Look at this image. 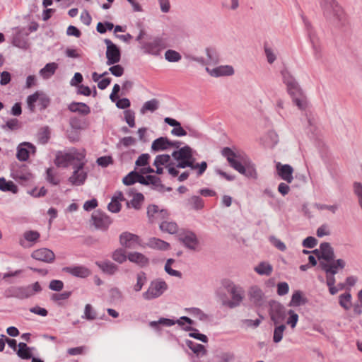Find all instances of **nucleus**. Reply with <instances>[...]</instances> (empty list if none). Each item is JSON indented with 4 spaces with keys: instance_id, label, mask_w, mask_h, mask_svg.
Wrapping results in <instances>:
<instances>
[{
    "instance_id": "e2e57ef3",
    "label": "nucleus",
    "mask_w": 362,
    "mask_h": 362,
    "mask_svg": "<svg viewBox=\"0 0 362 362\" xmlns=\"http://www.w3.org/2000/svg\"><path fill=\"white\" fill-rule=\"evenodd\" d=\"M109 71L112 75L119 77L123 75L124 69L121 65L117 64L110 67Z\"/></svg>"
},
{
    "instance_id": "b1692460",
    "label": "nucleus",
    "mask_w": 362,
    "mask_h": 362,
    "mask_svg": "<svg viewBox=\"0 0 362 362\" xmlns=\"http://www.w3.org/2000/svg\"><path fill=\"white\" fill-rule=\"evenodd\" d=\"M206 71L212 76L218 77L222 76H230L234 72L233 69L230 66H220L213 69L206 68Z\"/></svg>"
},
{
    "instance_id": "473e14b6",
    "label": "nucleus",
    "mask_w": 362,
    "mask_h": 362,
    "mask_svg": "<svg viewBox=\"0 0 362 362\" xmlns=\"http://www.w3.org/2000/svg\"><path fill=\"white\" fill-rule=\"evenodd\" d=\"M97 266L105 273L113 274L117 271V267L110 261L96 262Z\"/></svg>"
},
{
    "instance_id": "f3484780",
    "label": "nucleus",
    "mask_w": 362,
    "mask_h": 362,
    "mask_svg": "<svg viewBox=\"0 0 362 362\" xmlns=\"http://www.w3.org/2000/svg\"><path fill=\"white\" fill-rule=\"evenodd\" d=\"M281 75L284 83H286L288 91L291 95H295L299 93V86L294 78L287 71H282Z\"/></svg>"
},
{
    "instance_id": "72a5a7b5",
    "label": "nucleus",
    "mask_w": 362,
    "mask_h": 362,
    "mask_svg": "<svg viewBox=\"0 0 362 362\" xmlns=\"http://www.w3.org/2000/svg\"><path fill=\"white\" fill-rule=\"evenodd\" d=\"M339 303L345 310H349L352 306V296L349 291L339 295Z\"/></svg>"
},
{
    "instance_id": "bb28decb",
    "label": "nucleus",
    "mask_w": 362,
    "mask_h": 362,
    "mask_svg": "<svg viewBox=\"0 0 362 362\" xmlns=\"http://www.w3.org/2000/svg\"><path fill=\"white\" fill-rule=\"evenodd\" d=\"M325 10L328 12L332 10L334 16L339 21L344 16V11L334 0H325Z\"/></svg>"
},
{
    "instance_id": "a211bd4d",
    "label": "nucleus",
    "mask_w": 362,
    "mask_h": 362,
    "mask_svg": "<svg viewBox=\"0 0 362 362\" xmlns=\"http://www.w3.org/2000/svg\"><path fill=\"white\" fill-rule=\"evenodd\" d=\"M179 239L189 248L194 250L198 240L195 234L191 231H182L179 234Z\"/></svg>"
},
{
    "instance_id": "58836bf2",
    "label": "nucleus",
    "mask_w": 362,
    "mask_h": 362,
    "mask_svg": "<svg viewBox=\"0 0 362 362\" xmlns=\"http://www.w3.org/2000/svg\"><path fill=\"white\" fill-rule=\"evenodd\" d=\"M272 265L267 262H262L255 267V271L260 275L269 276L272 272Z\"/></svg>"
},
{
    "instance_id": "603ef678",
    "label": "nucleus",
    "mask_w": 362,
    "mask_h": 362,
    "mask_svg": "<svg viewBox=\"0 0 362 362\" xmlns=\"http://www.w3.org/2000/svg\"><path fill=\"white\" fill-rule=\"evenodd\" d=\"M188 346L197 355H204L206 352L205 347L202 344L189 341Z\"/></svg>"
},
{
    "instance_id": "7c9ffc66",
    "label": "nucleus",
    "mask_w": 362,
    "mask_h": 362,
    "mask_svg": "<svg viewBox=\"0 0 362 362\" xmlns=\"http://www.w3.org/2000/svg\"><path fill=\"white\" fill-rule=\"evenodd\" d=\"M57 68L58 64L57 63H48L40 71V74L43 78L47 79L54 74Z\"/></svg>"
},
{
    "instance_id": "6e6d98bb",
    "label": "nucleus",
    "mask_w": 362,
    "mask_h": 362,
    "mask_svg": "<svg viewBox=\"0 0 362 362\" xmlns=\"http://www.w3.org/2000/svg\"><path fill=\"white\" fill-rule=\"evenodd\" d=\"M136 176H137V172L132 171L123 178L122 182L125 185H133L135 182H136V179H137Z\"/></svg>"
},
{
    "instance_id": "864d4df0",
    "label": "nucleus",
    "mask_w": 362,
    "mask_h": 362,
    "mask_svg": "<svg viewBox=\"0 0 362 362\" xmlns=\"http://www.w3.org/2000/svg\"><path fill=\"white\" fill-rule=\"evenodd\" d=\"M124 115L126 122L130 127H134L135 126L134 112L131 110H127L124 111Z\"/></svg>"
},
{
    "instance_id": "39448f33",
    "label": "nucleus",
    "mask_w": 362,
    "mask_h": 362,
    "mask_svg": "<svg viewBox=\"0 0 362 362\" xmlns=\"http://www.w3.org/2000/svg\"><path fill=\"white\" fill-rule=\"evenodd\" d=\"M313 253L317 257L320 261V266L323 270V264H328L331 265H335L337 260L334 259V253L333 248L328 243H323L320 245L319 249H316L313 251Z\"/></svg>"
},
{
    "instance_id": "c9c22d12",
    "label": "nucleus",
    "mask_w": 362,
    "mask_h": 362,
    "mask_svg": "<svg viewBox=\"0 0 362 362\" xmlns=\"http://www.w3.org/2000/svg\"><path fill=\"white\" fill-rule=\"evenodd\" d=\"M159 107V102L157 99H152L151 100L146 101L143 105L142 107L140 110V112L142 115H145L147 112H153L158 110Z\"/></svg>"
},
{
    "instance_id": "bf43d9fd",
    "label": "nucleus",
    "mask_w": 362,
    "mask_h": 362,
    "mask_svg": "<svg viewBox=\"0 0 362 362\" xmlns=\"http://www.w3.org/2000/svg\"><path fill=\"white\" fill-rule=\"evenodd\" d=\"M354 192L358 199V204L362 209V185L360 182L354 183Z\"/></svg>"
},
{
    "instance_id": "c03bdc74",
    "label": "nucleus",
    "mask_w": 362,
    "mask_h": 362,
    "mask_svg": "<svg viewBox=\"0 0 362 362\" xmlns=\"http://www.w3.org/2000/svg\"><path fill=\"white\" fill-rule=\"evenodd\" d=\"M285 329L286 325H280L275 327L273 335L274 342L279 343L282 340Z\"/></svg>"
},
{
    "instance_id": "f8f14e48",
    "label": "nucleus",
    "mask_w": 362,
    "mask_h": 362,
    "mask_svg": "<svg viewBox=\"0 0 362 362\" xmlns=\"http://www.w3.org/2000/svg\"><path fill=\"white\" fill-rule=\"evenodd\" d=\"M11 175L14 180L21 183L28 182L33 177V175L30 173L28 166L25 165H21L16 167H13Z\"/></svg>"
},
{
    "instance_id": "49530a36",
    "label": "nucleus",
    "mask_w": 362,
    "mask_h": 362,
    "mask_svg": "<svg viewBox=\"0 0 362 362\" xmlns=\"http://www.w3.org/2000/svg\"><path fill=\"white\" fill-rule=\"evenodd\" d=\"M175 324V322L173 320L168 319V318H160L158 321H151L149 323V325L156 329L159 325L166 326V327H170Z\"/></svg>"
},
{
    "instance_id": "79ce46f5",
    "label": "nucleus",
    "mask_w": 362,
    "mask_h": 362,
    "mask_svg": "<svg viewBox=\"0 0 362 362\" xmlns=\"http://www.w3.org/2000/svg\"><path fill=\"white\" fill-rule=\"evenodd\" d=\"M291 96L293 97V102L299 109L304 110L306 107V100L305 97L301 94L300 89H299L298 93L291 95Z\"/></svg>"
},
{
    "instance_id": "052dcab7",
    "label": "nucleus",
    "mask_w": 362,
    "mask_h": 362,
    "mask_svg": "<svg viewBox=\"0 0 362 362\" xmlns=\"http://www.w3.org/2000/svg\"><path fill=\"white\" fill-rule=\"evenodd\" d=\"M190 204L193 209H201L204 207V202L202 199L199 197H192L190 199Z\"/></svg>"
},
{
    "instance_id": "e433bc0d",
    "label": "nucleus",
    "mask_w": 362,
    "mask_h": 362,
    "mask_svg": "<svg viewBox=\"0 0 362 362\" xmlns=\"http://www.w3.org/2000/svg\"><path fill=\"white\" fill-rule=\"evenodd\" d=\"M307 303V299L303 296L300 291H295L291 297L289 306H300Z\"/></svg>"
},
{
    "instance_id": "423d86ee",
    "label": "nucleus",
    "mask_w": 362,
    "mask_h": 362,
    "mask_svg": "<svg viewBox=\"0 0 362 362\" xmlns=\"http://www.w3.org/2000/svg\"><path fill=\"white\" fill-rule=\"evenodd\" d=\"M50 103L49 97L44 92L37 90L27 98L28 107L31 112H35L36 104L40 110H45Z\"/></svg>"
},
{
    "instance_id": "1a4fd4ad",
    "label": "nucleus",
    "mask_w": 362,
    "mask_h": 362,
    "mask_svg": "<svg viewBox=\"0 0 362 362\" xmlns=\"http://www.w3.org/2000/svg\"><path fill=\"white\" fill-rule=\"evenodd\" d=\"M41 291V286L38 282H35L27 286H22L16 288L14 296L19 299H25L33 296Z\"/></svg>"
},
{
    "instance_id": "0e129e2a",
    "label": "nucleus",
    "mask_w": 362,
    "mask_h": 362,
    "mask_svg": "<svg viewBox=\"0 0 362 362\" xmlns=\"http://www.w3.org/2000/svg\"><path fill=\"white\" fill-rule=\"evenodd\" d=\"M150 156L148 153H143L136 160V166H146L148 164Z\"/></svg>"
},
{
    "instance_id": "ea45409f",
    "label": "nucleus",
    "mask_w": 362,
    "mask_h": 362,
    "mask_svg": "<svg viewBox=\"0 0 362 362\" xmlns=\"http://www.w3.org/2000/svg\"><path fill=\"white\" fill-rule=\"evenodd\" d=\"M160 228L164 232L174 234L177 232L178 227L175 222L164 221L160 223Z\"/></svg>"
},
{
    "instance_id": "09e8293b",
    "label": "nucleus",
    "mask_w": 362,
    "mask_h": 362,
    "mask_svg": "<svg viewBox=\"0 0 362 362\" xmlns=\"http://www.w3.org/2000/svg\"><path fill=\"white\" fill-rule=\"evenodd\" d=\"M47 180L54 185H57L60 182L59 176L52 168H48L47 170Z\"/></svg>"
},
{
    "instance_id": "9d476101",
    "label": "nucleus",
    "mask_w": 362,
    "mask_h": 362,
    "mask_svg": "<svg viewBox=\"0 0 362 362\" xmlns=\"http://www.w3.org/2000/svg\"><path fill=\"white\" fill-rule=\"evenodd\" d=\"M105 42L107 45V64L110 66L118 63L121 59L119 49L110 40L106 39Z\"/></svg>"
},
{
    "instance_id": "4d7b16f0",
    "label": "nucleus",
    "mask_w": 362,
    "mask_h": 362,
    "mask_svg": "<svg viewBox=\"0 0 362 362\" xmlns=\"http://www.w3.org/2000/svg\"><path fill=\"white\" fill-rule=\"evenodd\" d=\"M114 28V25L110 22H105V23H98L97 24V31L100 33H105L107 30H111Z\"/></svg>"
},
{
    "instance_id": "13d9d810",
    "label": "nucleus",
    "mask_w": 362,
    "mask_h": 362,
    "mask_svg": "<svg viewBox=\"0 0 362 362\" xmlns=\"http://www.w3.org/2000/svg\"><path fill=\"white\" fill-rule=\"evenodd\" d=\"M71 125L73 129L71 131H70L69 132H68V134H67L68 138L71 141H78L79 139V135H78L77 131L75 130V129H80V127H78L76 124H75L74 121L71 122Z\"/></svg>"
},
{
    "instance_id": "a19ab883",
    "label": "nucleus",
    "mask_w": 362,
    "mask_h": 362,
    "mask_svg": "<svg viewBox=\"0 0 362 362\" xmlns=\"http://www.w3.org/2000/svg\"><path fill=\"white\" fill-rule=\"evenodd\" d=\"M147 281L146 275L144 272H140L136 274V283L133 286L135 292H139Z\"/></svg>"
},
{
    "instance_id": "6ab92c4d",
    "label": "nucleus",
    "mask_w": 362,
    "mask_h": 362,
    "mask_svg": "<svg viewBox=\"0 0 362 362\" xmlns=\"http://www.w3.org/2000/svg\"><path fill=\"white\" fill-rule=\"evenodd\" d=\"M127 194L128 196L132 197V199L130 201L127 202V206L128 208L133 207L136 210L139 209L144 200V195L141 193L136 192L132 189H130Z\"/></svg>"
},
{
    "instance_id": "412c9836",
    "label": "nucleus",
    "mask_w": 362,
    "mask_h": 362,
    "mask_svg": "<svg viewBox=\"0 0 362 362\" xmlns=\"http://www.w3.org/2000/svg\"><path fill=\"white\" fill-rule=\"evenodd\" d=\"M276 170L278 175L284 180L286 181L288 183H291L293 181V169L291 165L288 164L282 165L280 163H278L276 164Z\"/></svg>"
},
{
    "instance_id": "de8ad7c7",
    "label": "nucleus",
    "mask_w": 362,
    "mask_h": 362,
    "mask_svg": "<svg viewBox=\"0 0 362 362\" xmlns=\"http://www.w3.org/2000/svg\"><path fill=\"white\" fill-rule=\"evenodd\" d=\"M181 55L179 52L173 50L168 49L165 53V58L167 61L170 62H177L181 59Z\"/></svg>"
},
{
    "instance_id": "f704fd0d",
    "label": "nucleus",
    "mask_w": 362,
    "mask_h": 362,
    "mask_svg": "<svg viewBox=\"0 0 362 362\" xmlns=\"http://www.w3.org/2000/svg\"><path fill=\"white\" fill-rule=\"evenodd\" d=\"M148 245L151 248L162 250H166L170 247V245L167 242L156 238H150Z\"/></svg>"
},
{
    "instance_id": "ddd939ff",
    "label": "nucleus",
    "mask_w": 362,
    "mask_h": 362,
    "mask_svg": "<svg viewBox=\"0 0 362 362\" xmlns=\"http://www.w3.org/2000/svg\"><path fill=\"white\" fill-rule=\"evenodd\" d=\"M36 148L29 142H23L17 147L16 158L21 161H25L30 154H35Z\"/></svg>"
},
{
    "instance_id": "dca6fc26",
    "label": "nucleus",
    "mask_w": 362,
    "mask_h": 362,
    "mask_svg": "<svg viewBox=\"0 0 362 362\" xmlns=\"http://www.w3.org/2000/svg\"><path fill=\"white\" fill-rule=\"evenodd\" d=\"M166 47L167 44L162 38H156L146 45L147 52L153 55H158Z\"/></svg>"
},
{
    "instance_id": "6e6552de",
    "label": "nucleus",
    "mask_w": 362,
    "mask_h": 362,
    "mask_svg": "<svg viewBox=\"0 0 362 362\" xmlns=\"http://www.w3.org/2000/svg\"><path fill=\"white\" fill-rule=\"evenodd\" d=\"M228 292L231 296L232 300L223 301V305L230 308L238 306L244 298V291L243 288L232 284L228 286Z\"/></svg>"
},
{
    "instance_id": "69168bd1",
    "label": "nucleus",
    "mask_w": 362,
    "mask_h": 362,
    "mask_svg": "<svg viewBox=\"0 0 362 362\" xmlns=\"http://www.w3.org/2000/svg\"><path fill=\"white\" fill-rule=\"evenodd\" d=\"M280 310V305H277L275 307L272 308L271 312H270V317L271 320L274 322L275 325L278 324L279 322V312Z\"/></svg>"
},
{
    "instance_id": "9b49d317",
    "label": "nucleus",
    "mask_w": 362,
    "mask_h": 362,
    "mask_svg": "<svg viewBox=\"0 0 362 362\" xmlns=\"http://www.w3.org/2000/svg\"><path fill=\"white\" fill-rule=\"evenodd\" d=\"M84 165L85 161L83 160L74 167L73 174L69 178V182L73 185L79 186L84 183L87 177V173L83 170Z\"/></svg>"
},
{
    "instance_id": "338daca9",
    "label": "nucleus",
    "mask_w": 362,
    "mask_h": 362,
    "mask_svg": "<svg viewBox=\"0 0 362 362\" xmlns=\"http://www.w3.org/2000/svg\"><path fill=\"white\" fill-rule=\"evenodd\" d=\"M71 293L70 291H64L61 293H54L52 294L51 298L52 300L58 302L59 300L68 299L70 297Z\"/></svg>"
},
{
    "instance_id": "c756f323",
    "label": "nucleus",
    "mask_w": 362,
    "mask_h": 362,
    "mask_svg": "<svg viewBox=\"0 0 362 362\" xmlns=\"http://www.w3.org/2000/svg\"><path fill=\"white\" fill-rule=\"evenodd\" d=\"M69 110L83 115H87L90 112V107L83 103H72L69 105Z\"/></svg>"
},
{
    "instance_id": "f03ea898",
    "label": "nucleus",
    "mask_w": 362,
    "mask_h": 362,
    "mask_svg": "<svg viewBox=\"0 0 362 362\" xmlns=\"http://www.w3.org/2000/svg\"><path fill=\"white\" fill-rule=\"evenodd\" d=\"M85 157L84 150L71 148L69 152H58L54 163L58 167L66 168L69 165L75 167L78 163L84 160Z\"/></svg>"
},
{
    "instance_id": "4c0bfd02",
    "label": "nucleus",
    "mask_w": 362,
    "mask_h": 362,
    "mask_svg": "<svg viewBox=\"0 0 362 362\" xmlns=\"http://www.w3.org/2000/svg\"><path fill=\"white\" fill-rule=\"evenodd\" d=\"M0 190L17 193L18 187L12 181H6L5 178H0Z\"/></svg>"
},
{
    "instance_id": "f257e3e1",
    "label": "nucleus",
    "mask_w": 362,
    "mask_h": 362,
    "mask_svg": "<svg viewBox=\"0 0 362 362\" xmlns=\"http://www.w3.org/2000/svg\"><path fill=\"white\" fill-rule=\"evenodd\" d=\"M221 153L227 159L230 166L238 173L247 177H257L254 164L244 153L239 151H235L229 147H225L222 149Z\"/></svg>"
},
{
    "instance_id": "aec40b11",
    "label": "nucleus",
    "mask_w": 362,
    "mask_h": 362,
    "mask_svg": "<svg viewBox=\"0 0 362 362\" xmlns=\"http://www.w3.org/2000/svg\"><path fill=\"white\" fill-rule=\"evenodd\" d=\"M92 219L94 226L100 229H106L111 223L110 218L100 211H95L92 215Z\"/></svg>"
},
{
    "instance_id": "4be33fe9",
    "label": "nucleus",
    "mask_w": 362,
    "mask_h": 362,
    "mask_svg": "<svg viewBox=\"0 0 362 362\" xmlns=\"http://www.w3.org/2000/svg\"><path fill=\"white\" fill-rule=\"evenodd\" d=\"M179 142H172L166 137H160L154 140L151 145V149L154 151H163L171 146L178 147Z\"/></svg>"
},
{
    "instance_id": "2f4dec72",
    "label": "nucleus",
    "mask_w": 362,
    "mask_h": 362,
    "mask_svg": "<svg viewBox=\"0 0 362 362\" xmlns=\"http://www.w3.org/2000/svg\"><path fill=\"white\" fill-rule=\"evenodd\" d=\"M18 349L17 351V355L22 359H30L32 358V350L33 348H30L27 346L25 343L21 342L18 345Z\"/></svg>"
},
{
    "instance_id": "3c124183",
    "label": "nucleus",
    "mask_w": 362,
    "mask_h": 362,
    "mask_svg": "<svg viewBox=\"0 0 362 362\" xmlns=\"http://www.w3.org/2000/svg\"><path fill=\"white\" fill-rule=\"evenodd\" d=\"M112 257L115 262L120 263V264L123 263L127 259V255L125 254V251L122 249L116 250L113 252Z\"/></svg>"
},
{
    "instance_id": "5fc2aeb1",
    "label": "nucleus",
    "mask_w": 362,
    "mask_h": 362,
    "mask_svg": "<svg viewBox=\"0 0 362 362\" xmlns=\"http://www.w3.org/2000/svg\"><path fill=\"white\" fill-rule=\"evenodd\" d=\"M174 262H175V261H174V259H168L167 260V262H166L165 265V272H166L168 274H170V275H171V276H178V277H180V276H181V273H180V272H178V271H177V270H175V269H173L171 268V265H172V264H173Z\"/></svg>"
},
{
    "instance_id": "20e7f679",
    "label": "nucleus",
    "mask_w": 362,
    "mask_h": 362,
    "mask_svg": "<svg viewBox=\"0 0 362 362\" xmlns=\"http://www.w3.org/2000/svg\"><path fill=\"white\" fill-rule=\"evenodd\" d=\"M172 156L177 161V168H185L189 167L193 170L197 168V165H194L195 159L192 155V150L188 146L174 151Z\"/></svg>"
},
{
    "instance_id": "a878e982",
    "label": "nucleus",
    "mask_w": 362,
    "mask_h": 362,
    "mask_svg": "<svg viewBox=\"0 0 362 362\" xmlns=\"http://www.w3.org/2000/svg\"><path fill=\"white\" fill-rule=\"evenodd\" d=\"M148 216L151 218V221H158L165 218L168 216V212L166 210H160L158 206L151 205L148 207Z\"/></svg>"
},
{
    "instance_id": "37998d69",
    "label": "nucleus",
    "mask_w": 362,
    "mask_h": 362,
    "mask_svg": "<svg viewBox=\"0 0 362 362\" xmlns=\"http://www.w3.org/2000/svg\"><path fill=\"white\" fill-rule=\"evenodd\" d=\"M88 320H94L97 317V313L90 304H86L84 308V315L82 317Z\"/></svg>"
},
{
    "instance_id": "c85d7f7f",
    "label": "nucleus",
    "mask_w": 362,
    "mask_h": 362,
    "mask_svg": "<svg viewBox=\"0 0 362 362\" xmlns=\"http://www.w3.org/2000/svg\"><path fill=\"white\" fill-rule=\"evenodd\" d=\"M127 257L130 262L136 263L141 267L148 264V258L139 252H130Z\"/></svg>"
},
{
    "instance_id": "4468645a",
    "label": "nucleus",
    "mask_w": 362,
    "mask_h": 362,
    "mask_svg": "<svg viewBox=\"0 0 362 362\" xmlns=\"http://www.w3.org/2000/svg\"><path fill=\"white\" fill-rule=\"evenodd\" d=\"M31 257L38 261L52 262L55 258L54 252L47 248H40L33 252Z\"/></svg>"
},
{
    "instance_id": "cd10ccee",
    "label": "nucleus",
    "mask_w": 362,
    "mask_h": 362,
    "mask_svg": "<svg viewBox=\"0 0 362 362\" xmlns=\"http://www.w3.org/2000/svg\"><path fill=\"white\" fill-rule=\"evenodd\" d=\"M64 271L70 273L74 276L86 278L90 275L91 272L89 269L83 266H78L74 267H66L64 269Z\"/></svg>"
},
{
    "instance_id": "8fccbe9b",
    "label": "nucleus",
    "mask_w": 362,
    "mask_h": 362,
    "mask_svg": "<svg viewBox=\"0 0 362 362\" xmlns=\"http://www.w3.org/2000/svg\"><path fill=\"white\" fill-rule=\"evenodd\" d=\"M288 315L289 316L286 320V324L289 325L292 329H294L298 321V315L293 310H289L288 311Z\"/></svg>"
},
{
    "instance_id": "a18cd8bd",
    "label": "nucleus",
    "mask_w": 362,
    "mask_h": 362,
    "mask_svg": "<svg viewBox=\"0 0 362 362\" xmlns=\"http://www.w3.org/2000/svg\"><path fill=\"white\" fill-rule=\"evenodd\" d=\"M170 157L167 154L158 155L156 157L153 165H165L167 168L170 165Z\"/></svg>"
},
{
    "instance_id": "774afa93",
    "label": "nucleus",
    "mask_w": 362,
    "mask_h": 362,
    "mask_svg": "<svg viewBox=\"0 0 362 362\" xmlns=\"http://www.w3.org/2000/svg\"><path fill=\"white\" fill-rule=\"evenodd\" d=\"M317 240H316V238H315L314 237H312V236H309V237L306 238L303 241V246L304 247H307V248H313L317 245Z\"/></svg>"
},
{
    "instance_id": "5701e85b",
    "label": "nucleus",
    "mask_w": 362,
    "mask_h": 362,
    "mask_svg": "<svg viewBox=\"0 0 362 362\" xmlns=\"http://www.w3.org/2000/svg\"><path fill=\"white\" fill-rule=\"evenodd\" d=\"M124 200L123 194L121 192H116L107 206L108 210L112 213L119 212L122 207L121 202Z\"/></svg>"
},
{
    "instance_id": "2eb2a0df",
    "label": "nucleus",
    "mask_w": 362,
    "mask_h": 362,
    "mask_svg": "<svg viewBox=\"0 0 362 362\" xmlns=\"http://www.w3.org/2000/svg\"><path fill=\"white\" fill-rule=\"evenodd\" d=\"M119 240L121 245L127 248H136L141 244L137 235L128 232L121 234Z\"/></svg>"
},
{
    "instance_id": "393cba45",
    "label": "nucleus",
    "mask_w": 362,
    "mask_h": 362,
    "mask_svg": "<svg viewBox=\"0 0 362 362\" xmlns=\"http://www.w3.org/2000/svg\"><path fill=\"white\" fill-rule=\"evenodd\" d=\"M250 300L252 303L257 306L262 304L264 293L257 286H252L248 292Z\"/></svg>"
},
{
    "instance_id": "680f3d73",
    "label": "nucleus",
    "mask_w": 362,
    "mask_h": 362,
    "mask_svg": "<svg viewBox=\"0 0 362 362\" xmlns=\"http://www.w3.org/2000/svg\"><path fill=\"white\" fill-rule=\"evenodd\" d=\"M25 239L29 242H35L40 238V233L37 231H27L23 235Z\"/></svg>"
},
{
    "instance_id": "7ed1b4c3",
    "label": "nucleus",
    "mask_w": 362,
    "mask_h": 362,
    "mask_svg": "<svg viewBox=\"0 0 362 362\" xmlns=\"http://www.w3.org/2000/svg\"><path fill=\"white\" fill-rule=\"evenodd\" d=\"M345 265V261L341 259H338L335 265L323 264V271L326 273V284L331 295H335L339 291V288L334 286L336 282L334 275L338 272V270L343 269Z\"/></svg>"
},
{
    "instance_id": "0eeeda50",
    "label": "nucleus",
    "mask_w": 362,
    "mask_h": 362,
    "mask_svg": "<svg viewBox=\"0 0 362 362\" xmlns=\"http://www.w3.org/2000/svg\"><path fill=\"white\" fill-rule=\"evenodd\" d=\"M167 288L168 285L164 281L160 279L152 281L147 290L142 293V297L146 300L157 298L160 297Z\"/></svg>"
}]
</instances>
